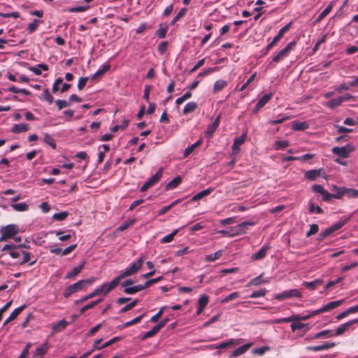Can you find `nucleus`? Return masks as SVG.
<instances>
[{
	"mask_svg": "<svg viewBox=\"0 0 358 358\" xmlns=\"http://www.w3.org/2000/svg\"><path fill=\"white\" fill-rule=\"evenodd\" d=\"M29 248V245L24 244H6L1 249V251L9 250V255L13 259L20 258V255H23V259L20 261L18 264L22 265L29 263V266H32L36 262V259L31 261L32 257H34L33 255L24 250Z\"/></svg>",
	"mask_w": 358,
	"mask_h": 358,
	"instance_id": "obj_1",
	"label": "nucleus"
},
{
	"mask_svg": "<svg viewBox=\"0 0 358 358\" xmlns=\"http://www.w3.org/2000/svg\"><path fill=\"white\" fill-rule=\"evenodd\" d=\"M95 281L94 278H90L85 280H81L76 283L68 286L64 291L63 295L65 298H69L72 294L85 290L87 287L92 285Z\"/></svg>",
	"mask_w": 358,
	"mask_h": 358,
	"instance_id": "obj_2",
	"label": "nucleus"
},
{
	"mask_svg": "<svg viewBox=\"0 0 358 358\" xmlns=\"http://www.w3.org/2000/svg\"><path fill=\"white\" fill-rule=\"evenodd\" d=\"M254 224L252 222H243L238 224L234 228L230 229V230H220L218 233L229 237H233L237 235L243 234L245 233L247 229L250 226H252Z\"/></svg>",
	"mask_w": 358,
	"mask_h": 358,
	"instance_id": "obj_3",
	"label": "nucleus"
},
{
	"mask_svg": "<svg viewBox=\"0 0 358 358\" xmlns=\"http://www.w3.org/2000/svg\"><path fill=\"white\" fill-rule=\"evenodd\" d=\"M19 227L17 225L11 224L2 227L0 229V242L5 241L9 238L14 237L19 233Z\"/></svg>",
	"mask_w": 358,
	"mask_h": 358,
	"instance_id": "obj_4",
	"label": "nucleus"
},
{
	"mask_svg": "<svg viewBox=\"0 0 358 358\" xmlns=\"http://www.w3.org/2000/svg\"><path fill=\"white\" fill-rule=\"evenodd\" d=\"M144 260L145 259L143 257H140L137 261L134 262L129 268L125 269L119 275H117L118 278L121 280L124 278L137 273L142 267Z\"/></svg>",
	"mask_w": 358,
	"mask_h": 358,
	"instance_id": "obj_5",
	"label": "nucleus"
},
{
	"mask_svg": "<svg viewBox=\"0 0 358 358\" xmlns=\"http://www.w3.org/2000/svg\"><path fill=\"white\" fill-rule=\"evenodd\" d=\"M301 298V293L297 289L285 290L281 293L277 294L274 296V299L278 301H283L290 298Z\"/></svg>",
	"mask_w": 358,
	"mask_h": 358,
	"instance_id": "obj_6",
	"label": "nucleus"
},
{
	"mask_svg": "<svg viewBox=\"0 0 358 358\" xmlns=\"http://www.w3.org/2000/svg\"><path fill=\"white\" fill-rule=\"evenodd\" d=\"M354 150V148L350 144H347L342 147H334L331 149L332 152L342 158H346L349 157L350 153Z\"/></svg>",
	"mask_w": 358,
	"mask_h": 358,
	"instance_id": "obj_7",
	"label": "nucleus"
},
{
	"mask_svg": "<svg viewBox=\"0 0 358 358\" xmlns=\"http://www.w3.org/2000/svg\"><path fill=\"white\" fill-rule=\"evenodd\" d=\"M118 277H115L110 283H103L96 289H99V295L103 294L104 296L109 293L111 290L115 289L120 282Z\"/></svg>",
	"mask_w": 358,
	"mask_h": 358,
	"instance_id": "obj_8",
	"label": "nucleus"
},
{
	"mask_svg": "<svg viewBox=\"0 0 358 358\" xmlns=\"http://www.w3.org/2000/svg\"><path fill=\"white\" fill-rule=\"evenodd\" d=\"M296 43L295 41H292L289 43L285 48H284L282 50H281L280 52H278L276 55H275L273 59L272 62L275 63L279 62L282 58L287 56L289 52L292 49V48L295 45Z\"/></svg>",
	"mask_w": 358,
	"mask_h": 358,
	"instance_id": "obj_9",
	"label": "nucleus"
},
{
	"mask_svg": "<svg viewBox=\"0 0 358 358\" xmlns=\"http://www.w3.org/2000/svg\"><path fill=\"white\" fill-rule=\"evenodd\" d=\"M358 323V317L354 320H352L346 323L342 324L340 325L336 330L335 333L331 334V336H340L344 334L352 325Z\"/></svg>",
	"mask_w": 358,
	"mask_h": 358,
	"instance_id": "obj_10",
	"label": "nucleus"
},
{
	"mask_svg": "<svg viewBox=\"0 0 358 358\" xmlns=\"http://www.w3.org/2000/svg\"><path fill=\"white\" fill-rule=\"evenodd\" d=\"M273 96V93L266 94H264L257 102L252 112L254 114L258 113V111L263 108L268 101L271 99Z\"/></svg>",
	"mask_w": 358,
	"mask_h": 358,
	"instance_id": "obj_11",
	"label": "nucleus"
},
{
	"mask_svg": "<svg viewBox=\"0 0 358 358\" xmlns=\"http://www.w3.org/2000/svg\"><path fill=\"white\" fill-rule=\"evenodd\" d=\"M335 345L336 343L334 342H324L320 345L308 346L306 348V350L309 351L317 352L332 348Z\"/></svg>",
	"mask_w": 358,
	"mask_h": 358,
	"instance_id": "obj_12",
	"label": "nucleus"
},
{
	"mask_svg": "<svg viewBox=\"0 0 358 358\" xmlns=\"http://www.w3.org/2000/svg\"><path fill=\"white\" fill-rule=\"evenodd\" d=\"M245 134H243L241 136L236 138L234 141V143L231 146L232 155H237L240 151V147L242 145L245 140Z\"/></svg>",
	"mask_w": 358,
	"mask_h": 358,
	"instance_id": "obj_13",
	"label": "nucleus"
},
{
	"mask_svg": "<svg viewBox=\"0 0 358 358\" xmlns=\"http://www.w3.org/2000/svg\"><path fill=\"white\" fill-rule=\"evenodd\" d=\"M270 250L268 245H264L262 248L256 253H254L251 258L252 260H260L264 258L267 254V252Z\"/></svg>",
	"mask_w": 358,
	"mask_h": 358,
	"instance_id": "obj_14",
	"label": "nucleus"
},
{
	"mask_svg": "<svg viewBox=\"0 0 358 358\" xmlns=\"http://www.w3.org/2000/svg\"><path fill=\"white\" fill-rule=\"evenodd\" d=\"M214 190L213 187H208L197 194H196L186 204L190 203L191 201H198L203 198L208 196Z\"/></svg>",
	"mask_w": 358,
	"mask_h": 358,
	"instance_id": "obj_15",
	"label": "nucleus"
},
{
	"mask_svg": "<svg viewBox=\"0 0 358 358\" xmlns=\"http://www.w3.org/2000/svg\"><path fill=\"white\" fill-rule=\"evenodd\" d=\"M253 345L252 343H247L243 345H241V347L238 348L235 350H234L231 354L229 355V358H233L238 357L239 355H241L244 354L246 351H248L250 347Z\"/></svg>",
	"mask_w": 358,
	"mask_h": 358,
	"instance_id": "obj_16",
	"label": "nucleus"
},
{
	"mask_svg": "<svg viewBox=\"0 0 358 358\" xmlns=\"http://www.w3.org/2000/svg\"><path fill=\"white\" fill-rule=\"evenodd\" d=\"M322 171V169L309 170L305 172V177L308 180L314 181L321 176Z\"/></svg>",
	"mask_w": 358,
	"mask_h": 358,
	"instance_id": "obj_17",
	"label": "nucleus"
},
{
	"mask_svg": "<svg viewBox=\"0 0 358 358\" xmlns=\"http://www.w3.org/2000/svg\"><path fill=\"white\" fill-rule=\"evenodd\" d=\"M26 308V305H22L17 308H15L10 315V316L4 321L3 326L7 325L10 322L15 320Z\"/></svg>",
	"mask_w": 358,
	"mask_h": 358,
	"instance_id": "obj_18",
	"label": "nucleus"
},
{
	"mask_svg": "<svg viewBox=\"0 0 358 358\" xmlns=\"http://www.w3.org/2000/svg\"><path fill=\"white\" fill-rule=\"evenodd\" d=\"M351 217H342L340 220L330 227L333 232L341 229L350 220Z\"/></svg>",
	"mask_w": 358,
	"mask_h": 358,
	"instance_id": "obj_19",
	"label": "nucleus"
},
{
	"mask_svg": "<svg viewBox=\"0 0 358 358\" xmlns=\"http://www.w3.org/2000/svg\"><path fill=\"white\" fill-rule=\"evenodd\" d=\"M331 330H329V329L323 330V331H322L320 332H318L317 334L309 335L306 338V340H315V339L320 338L322 337H330L331 336Z\"/></svg>",
	"mask_w": 358,
	"mask_h": 358,
	"instance_id": "obj_20",
	"label": "nucleus"
},
{
	"mask_svg": "<svg viewBox=\"0 0 358 358\" xmlns=\"http://www.w3.org/2000/svg\"><path fill=\"white\" fill-rule=\"evenodd\" d=\"M162 171H163V169L162 168H160L157 172L154 175L152 176L148 181H147V183L148 184V185L151 187L152 186H154L155 184H157L159 180H160V178H162Z\"/></svg>",
	"mask_w": 358,
	"mask_h": 358,
	"instance_id": "obj_21",
	"label": "nucleus"
},
{
	"mask_svg": "<svg viewBox=\"0 0 358 358\" xmlns=\"http://www.w3.org/2000/svg\"><path fill=\"white\" fill-rule=\"evenodd\" d=\"M29 129V127L27 124H15L13 125L11 131L14 134H20L22 132L27 131Z\"/></svg>",
	"mask_w": 358,
	"mask_h": 358,
	"instance_id": "obj_22",
	"label": "nucleus"
},
{
	"mask_svg": "<svg viewBox=\"0 0 358 358\" xmlns=\"http://www.w3.org/2000/svg\"><path fill=\"white\" fill-rule=\"evenodd\" d=\"M239 340L229 339L217 345L215 348L216 349H224L229 346L237 345L239 344Z\"/></svg>",
	"mask_w": 358,
	"mask_h": 358,
	"instance_id": "obj_23",
	"label": "nucleus"
},
{
	"mask_svg": "<svg viewBox=\"0 0 358 358\" xmlns=\"http://www.w3.org/2000/svg\"><path fill=\"white\" fill-rule=\"evenodd\" d=\"M84 266H85V262H83L80 265L74 268L73 271L68 272L65 276V278L66 279L73 278L74 277L78 275L81 272V271L84 268Z\"/></svg>",
	"mask_w": 358,
	"mask_h": 358,
	"instance_id": "obj_24",
	"label": "nucleus"
},
{
	"mask_svg": "<svg viewBox=\"0 0 358 358\" xmlns=\"http://www.w3.org/2000/svg\"><path fill=\"white\" fill-rule=\"evenodd\" d=\"M322 280L320 279H316L312 282H303V285L310 290L316 289L318 286L322 285Z\"/></svg>",
	"mask_w": 358,
	"mask_h": 358,
	"instance_id": "obj_25",
	"label": "nucleus"
},
{
	"mask_svg": "<svg viewBox=\"0 0 358 358\" xmlns=\"http://www.w3.org/2000/svg\"><path fill=\"white\" fill-rule=\"evenodd\" d=\"M343 303V300H338L328 303L327 305L323 306V310L328 312L331 310L338 308Z\"/></svg>",
	"mask_w": 358,
	"mask_h": 358,
	"instance_id": "obj_26",
	"label": "nucleus"
},
{
	"mask_svg": "<svg viewBox=\"0 0 358 358\" xmlns=\"http://www.w3.org/2000/svg\"><path fill=\"white\" fill-rule=\"evenodd\" d=\"M110 69V65L109 64L103 65L101 69H99L94 74L92 75L91 79L95 80L96 78L102 76L106 72L109 71Z\"/></svg>",
	"mask_w": 358,
	"mask_h": 358,
	"instance_id": "obj_27",
	"label": "nucleus"
},
{
	"mask_svg": "<svg viewBox=\"0 0 358 358\" xmlns=\"http://www.w3.org/2000/svg\"><path fill=\"white\" fill-rule=\"evenodd\" d=\"M331 189L332 190L336 191V194H334L335 199H340L346 193V187H338L336 185H333Z\"/></svg>",
	"mask_w": 358,
	"mask_h": 358,
	"instance_id": "obj_28",
	"label": "nucleus"
},
{
	"mask_svg": "<svg viewBox=\"0 0 358 358\" xmlns=\"http://www.w3.org/2000/svg\"><path fill=\"white\" fill-rule=\"evenodd\" d=\"M308 128V124L306 122H292V129L295 131H303Z\"/></svg>",
	"mask_w": 358,
	"mask_h": 358,
	"instance_id": "obj_29",
	"label": "nucleus"
},
{
	"mask_svg": "<svg viewBox=\"0 0 358 358\" xmlns=\"http://www.w3.org/2000/svg\"><path fill=\"white\" fill-rule=\"evenodd\" d=\"M334 3L331 2L327 7L318 15L315 20V22H321L331 11Z\"/></svg>",
	"mask_w": 358,
	"mask_h": 358,
	"instance_id": "obj_30",
	"label": "nucleus"
},
{
	"mask_svg": "<svg viewBox=\"0 0 358 358\" xmlns=\"http://www.w3.org/2000/svg\"><path fill=\"white\" fill-rule=\"evenodd\" d=\"M202 139L200 138L199 139L196 143H194V144L188 146L185 150V152H184V157H188L193 151L195 148H198L201 143H202Z\"/></svg>",
	"mask_w": 358,
	"mask_h": 358,
	"instance_id": "obj_31",
	"label": "nucleus"
},
{
	"mask_svg": "<svg viewBox=\"0 0 358 358\" xmlns=\"http://www.w3.org/2000/svg\"><path fill=\"white\" fill-rule=\"evenodd\" d=\"M182 182V178L180 176H177L171 180L166 185V189H175L178 185H179Z\"/></svg>",
	"mask_w": 358,
	"mask_h": 358,
	"instance_id": "obj_32",
	"label": "nucleus"
},
{
	"mask_svg": "<svg viewBox=\"0 0 358 358\" xmlns=\"http://www.w3.org/2000/svg\"><path fill=\"white\" fill-rule=\"evenodd\" d=\"M69 323L65 320H62L53 325L52 329L55 332H59L64 329Z\"/></svg>",
	"mask_w": 358,
	"mask_h": 358,
	"instance_id": "obj_33",
	"label": "nucleus"
},
{
	"mask_svg": "<svg viewBox=\"0 0 358 358\" xmlns=\"http://www.w3.org/2000/svg\"><path fill=\"white\" fill-rule=\"evenodd\" d=\"M341 103H342V101L341 99V97L338 96L336 98L332 99L330 101H329L326 103V106L331 109H334L335 108L341 105Z\"/></svg>",
	"mask_w": 358,
	"mask_h": 358,
	"instance_id": "obj_34",
	"label": "nucleus"
},
{
	"mask_svg": "<svg viewBox=\"0 0 358 358\" xmlns=\"http://www.w3.org/2000/svg\"><path fill=\"white\" fill-rule=\"evenodd\" d=\"M291 27V22L284 26L282 28L280 29L278 34L273 38L276 41H280V39L283 37L284 34L289 31Z\"/></svg>",
	"mask_w": 358,
	"mask_h": 358,
	"instance_id": "obj_35",
	"label": "nucleus"
},
{
	"mask_svg": "<svg viewBox=\"0 0 358 358\" xmlns=\"http://www.w3.org/2000/svg\"><path fill=\"white\" fill-rule=\"evenodd\" d=\"M227 85V82L224 80H218L214 84V92L222 91Z\"/></svg>",
	"mask_w": 358,
	"mask_h": 358,
	"instance_id": "obj_36",
	"label": "nucleus"
},
{
	"mask_svg": "<svg viewBox=\"0 0 358 358\" xmlns=\"http://www.w3.org/2000/svg\"><path fill=\"white\" fill-rule=\"evenodd\" d=\"M196 108H197L196 103L193 102V101L189 102L185 105V106L183 109L182 113L184 115H186L189 113H192L196 109Z\"/></svg>",
	"mask_w": 358,
	"mask_h": 358,
	"instance_id": "obj_37",
	"label": "nucleus"
},
{
	"mask_svg": "<svg viewBox=\"0 0 358 358\" xmlns=\"http://www.w3.org/2000/svg\"><path fill=\"white\" fill-rule=\"evenodd\" d=\"M99 289H95L92 292L84 296L83 298H81L79 300H77L75 303L76 304H79V303H83L85 302V301L90 299H92L96 296H98L99 295Z\"/></svg>",
	"mask_w": 358,
	"mask_h": 358,
	"instance_id": "obj_38",
	"label": "nucleus"
},
{
	"mask_svg": "<svg viewBox=\"0 0 358 358\" xmlns=\"http://www.w3.org/2000/svg\"><path fill=\"white\" fill-rule=\"evenodd\" d=\"M54 233L61 241H66L71 238V235L67 231H55Z\"/></svg>",
	"mask_w": 358,
	"mask_h": 358,
	"instance_id": "obj_39",
	"label": "nucleus"
},
{
	"mask_svg": "<svg viewBox=\"0 0 358 358\" xmlns=\"http://www.w3.org/2000/svg\"><path fill=\"white\" fill-rule=\"evenodd\" d=\"M43 141L46 144L50 145L52 148L56 149V148H57L56 142H55V139L50 134H45Z\"/></svg>",
	"mask_w": 358,
	"mask_h": 358,
	"instance_id": "obj_40",
	"label": "nucleus"
},
{
	"mask_svg": "<svg viewBox=\"0 0 358 358\" xmlns=\"http://www.w3.org/2000/svg\"><path fill=\"white\" fill-rule=\"evenodd\" d=\"M11 207L16 211L23 212L29 209V206L25 203H13Z\"/></svg>",
	"mask_w": 358,
	"mask_h": 358,
	"instance_id": "obj_41",
	"label": "nucleus"
},
{
	"mask_svg": "<svg viewBox=\"0 0 358 358\" xmlns=\"http://www.w3.org/2000/svg\"><path fill=\"white\" fill-rule=\"evenodd\" d=\"M222 255V251L218 250L213 254H210L206 256V261L208 262H213L221 257Z\"/></svg>",
	"mask_w": 358,
	"mask_h": 358,
	"instance_id": "obj_42",
	"label": "nucleus"
},
{
	"mask_svg": "<svg viewBox=\"0 0 358 358\" xmlns=\"http://www.w3.org/2000/svg\"><path fill=\"white\" fill-rule=\"evenodd\" d=\"M101 301H102V299H97V300H96L94 301H92V302L87 304L86 306H83V308H81L80 309V315L83 314L87 310L94 307L96 305L99 303Z\"/></svg>",
	"mask_w": 358,
	"mask_h": 358,
	"instance_id": "obj_43",
	"label": "nucleus"
},
{
	"mask_svg": "<svg viewBox=\"0 0 358 358\" xmlns=\"http://www.w3.org/2000/svg\"><path fill=\"white\" fill-rule=\"evenodd\" d=\"M240 296H241L240 292H234L229 294L226 297H224L223 299H222L221 303H227V302H229L230 301H232V300H234V299H236L239 298Z\"/></svg>",
	"mask_w": 358,
	"mask_h": 358,
	"instance_id": "obj_44",
	"label": "nucleus"
},
{
	"mask_svg": "<svg viewBox=\"0 0 358 358\" xmlns=\"http://www.w3.org/2000/svg\"><path fill=\"white\" fill-rule=\"evenodd\" d=\"M159 329L155 325L151 330L148 331L142 336L141 340L144 341L148 338L154 336L159 331Z\"/></svg>",
	"mask_w": 358,
	"mask_h": 358,
	"instance_id": "obj_45",
	"label": "nucleus"
},
{
	"mask_svg": "<svg viewBox=\"0 0 358 358\" xmlns=\"http://www.w3.org/2000/svg\"><path fill=\"white\" fill-rule=\"evenodd\" d=\"M290 327H291V329H292V331L293 332H294L295 331H296L298 329H302L303 328H306V330H305V332H306L308 330V324H304V323H301V322H294V323H292L291 324Z\"/></svg>",
	"mask_w": 358,
	"mask_h": 358,
	"instance_id": "obj_46",
	"label": "nucleus"
},
{
	"mask_svg": "<svg viewBox=\"0 0 358 358\" xmlns=\"http://www.w3.org/2000/svg\"><path fill=\"white\" fill-rule=\"evenodd\" d=\"M48 350V342H45L36 349L35 352L38 355L43 356Z\"/></svg>",
	"mask_w": 358,
	"mask_h": 358,
	"instance_id": "obj_47",
	"label": "nucleus"
},
{
	"mask_svg": "<svg viewBox=\"0 0 358 358\" xmlns=\"http://www.w3.org/2000/svg\"><path fill=\"white\" fill-rule=\"evenodd\" d=\"M69 213L67 211H63L61 213H55L52 215V219L54 220L62 221V220H66L67 218V217L69 216Z\"/></svg>",
	"mask_w": 358,
	"mask_h": 358,
	"instance_id": "obj_48",
	"label": "nucleus"
},
{
	"mask_svg": "<svg viewBox=\"0 0 358 358\" xmlns=\"http://www.w3.org/2000/svg\"><path fill=\"white\" fill-rule=\"evenodd\" d=\"M289 145L288 141L281 140V141H276L275 142V149L276 150H282L285 148H287Z\"/></svg>",
	"mask_w": 358,
	"mask_h": 358,
	"instance_id": "obj_49",
	"label": "nucleus"
},
{
	"mask_svg": "<svg viewBox=\"0 0 358 358\" xmlns=\"http://www.w3.org/2000/svg\"><path fill=\"white\" fill-rule=\"evenodd\" d=\"M138 300L134 299L133 301H131L129 304L122 307L121 308V310H120V313H126V312L131 310L133 308H134L138 304Z\"/></svg>",
	"mask_w": 358,
	"mask_h": 358,
	"instance_id": "obj_50",
	"label": "nucleus"
},
{
	"mask_svg": "<svg viewBox=\"0 0 358 358\" xmlns=\"http://www.w3.org/2000/svg\"><path fill=\"white\" fill-rule=\"evenodd\" d=\"M39 98L45 99L49 104H52L53 102V96L50 93L48 89L44 90L43 95L39 96Z\"/></svg>",
	"mask_w": 358,
	"mask_h": 358,
	"instance_id": "obj_51",
	"label": "nucleus"
},
{
	"mask_svg": "<svg viewBox=\"0 0 358 358\" xmlns=\"http://www.w3.org/2000/svg\"><path fill=\"white\" fill-rule=\"evenodd\" d=\"M334 232L332 231V230L331 229L330 227L329 228H327L324 231H323L322 232H321L319 235H318V237H317V240L319 241H322L325 238H327V236H330L331 234H333Z\"/></svg>",
	"mask_w": 358,
	"mask_h": 358,
	"instance_id": "obj_52",
	"label": "nucleus"
},
{
	"mask_svg": "<svg viewBox=\"0 0 358 358\" xmlns=\"http://www.w3.org/2000/svg\"><path fill=\"white\" fill-rule=\"evenodd\" d=\"M308 210L310 213H316L317 214H322L324 213L323 210L320 206L315 207L314 203L313 202L309 203V208Z\"/></svg>",
	"mask_w": 358,
	"mask_h": 358,
	"instance_id": "obj_53",
	"label": "nucleus"
},
{
	"mask_svg": "<svg viewBox=\"0 0 358 358\" xmlns=\"http://www.w3.org/2000/svg\"><path fill=\"white\" fill-rule=\"evenodd\" d=\"M269 350H270V347L264 346V347L253 349L252 350V353L255 354V355H258L262 356L265 352H268Z\"/></svg>",
	"mask_w": 358,
	"mask_h": 358,
	"instance_id": "obj_54",
	"label": "nucleus"
},
{
	"mask_svg": "<svg viewBox=\"0 0 358 358\" xmlns=\"http://www.w3.org/2000/svg\"><path fill=\"white\" fill-rule=\"evenodd\" d=\"M319 231V227L316 224H313L310 226V229L306 232V237H310L312 235L315 234Z\"/></svg>",
	"mask_w": 358,
	"mask_h": 358,
	"instance_id": "obj_55",
	"label": "nucleus"
},
{
	"mask_svg": "<svg viewBox=\"0 0 358 358\" xmlns=\"http://www.w3.org/2000/svg\"><path fill=\"white\" fill-rule=\"evenodd\" d=\"M217 129V127L213 123L208 124L206 131V136H208V138L212 137V136L213 135Z\"/></svg>",
	"mask_w": 358,
	"mask_h": 358,
	"instance_id": "obj_56",
	"label": "nucleus"
},
{
	"mask_svg": "<svg viewBox=\"0 0 358 358\" xmlns=\"http://www.w3.org/2000/svg\"><path fill=\"white\" fill-rule=\"evenodd\" d=\"M280 116H281L280 118L277 119V120H269L268 123L270 124L275 125V124H281L289 119V117L286 116L285 115H280Z\"/></svg>",
	"mask_w": 358,
	"mask_h": 358,
	"instance_id": "obj_57",
	"label": "nucleus"
},
{
	"mask_svg": "<svg viewBox=\"0 0 358 358\" xmlns=\"http://www.w3.org/2000/svg\"><path fill=\"white\" fill-rule=\"evenodd\" d=\"M345 194L350 199L358 197V189L346 188Z\"/></svg>",
	"mask_w": 358,
	"mask_h": 358,
	"instance_id": "obj_58",
	"label": "nucleus"
},
{
	"mask_svg": "<svg viewBox=\"0 0 358 358\" xmlns=\"http://www.w3.org/2000/svg\"><path fill=\"white\" fill-rule=\"evenodd\" d=\"M266 292L267 291L266 289H262L259 290L255 291L250 296V298L255 299V298L264 296L266 294Z\"/></svg>",
	"mask_w": 358,
	"mask_h": 358,
	"instance_id": "obj_59",
	"label": "nucleus"
},
{
	"mask_svg": "<svg viewBox=\"0 0 358 358\" xmlns=\"http://www.w3.org/2000/svg\"><path fill=\"white\" fill-rule=\"evenodd\" d=\"M40 24V21L38 20H34V22H32L31 23H30L27 27V30L29 31V32L31 34V33H33L34 32L37 27H38Z\"/></svg>",
	"mask_w": 358,
	"mask_h": 358,
	"instance_id": "obj_60",
	"label": "nucleus"
},
{
	"mask_svg": "<svg viewBox=\"0 0 358 358\" xmlns=\"http://www.w3.org/2000/svg\"><path fill=\"white\" fill-rule=\"evenodd\" d=\"M55 104L58 107L59 110H62V108H66L70 106V102L66 101V100H56Z\"/></svg>",
	"mask_w": 358,
	"mask_h": 358,
	"instance_id": "obj_61",
	"label": "nucleus"
},
{
	"mask_svg": "<svg viewBox=\"0 0 358 358\" xmlns=\"http://www.w3.org/2000/svg\"><path fill=\"white\" fill-rule=\"evenodd\" d=\"M178 230H175L172 233L168 234L167 236H164L162 240V243H170L173 239L174 236L177 234Z\"/></svg>",
	"mask_w": 358,
	"mask_h": 358,
	"instance_id": "obj_62",
	"label": "nucleus"
},
{
	"mask_svg": "<svg viewBox=\"0 0 358 358\" xmlns=\"http://www.w3.org/2000/svg\"><path fill=\"white\" fill-rule=\"evenodd\" d=\"M165 308H166V306L162 307L159 309V310L155 315H153L151 317V319H150L151 322H157L159 320V319L161 317V316L162 315Z\"/></svg>",
	"mask_w": 358,
	"mask_h": 358,
	"instance_id": "obj_63",
	"label": "nucleus"
},
{
	"mask_svg": "<svg viewBox=\"0 0 358 358\" xmlns=\"http://www.w3.org/2000/svg\"><path fill=\"white\" fill-rule=\"evenodd\" d=\"M199 306L203 307L205 308V307L207 306L208 303V297L206 295H201L200 298L199 299Z\"/></svg>",
	"mask_w": 358,
	"mask_h": 358,
	"instance_id": "obj_64",
	"label": "nucleus"
}]
</instances>
